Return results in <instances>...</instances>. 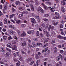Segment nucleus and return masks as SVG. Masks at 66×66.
Masks as SVG:
<instances>
[{
	"label": "nucleus",
	"mask_w": 66,
	"mask_h": 66,
	"mask_svg": "<svg viewBox=\"0 0 66 66\" xmlns=\"http://www.w3.org/2000/svg\"><path fill=\"white\" fill-rule=\"evenodd\" d=\"M59 56L61 58V60H63V56H62V55L61 54H59Z\"/></svg>",
	"instance_id": "obj_32"
},
{
	"label": "nucleus",
	"mask_w": 66,
	"mask_h": 66,
	"mask_svg": "<svg viewBox=\"0 0 66 66\" xmlns=\"http://www.w3.org/2000/svg\"><path fill=\"white\" fill-rule=\"evenodd\" d=\"M13 38H14V39H16V40H17L18 38L16 36H13Z\"/></svg>",
	"instance_id": "obj_45"
},
{
	"label": "nucleus",
	"mask_w": 66,
	"mask_h": 66,
	"mask_svg": "<svg viewBox=\"0 0 66 66\" xmlns=\"http://www.w3.org/2000/svg\"><path fill=\"white\" fill-rule=\"evenodd\" d=\"M21 46H22L23 47V46H26V43L24 42L23 43H22L21 44Z\"/></svg>",
	"instance_id": "obj_24"
},
{
	"label": "nucleus",
	"mask_w": 66,
	"mask_h": 66,
	"mask_svg": "<svg viewBox=\"0 0 66 66\" xmlns=\"http://www.w3.org/2000/svg\"><path fill=\"white\" fill-rule=\"evenodd\" d=\"M43 32L44 33H45V34H46L47 36L48 37H49L48 36V32H47V31H45V30H43Z\"/></svg>",
	"instance_id": "obj_17"
},
{
	"label": "nucleus",
	"mask_w": 66,
	"mask_h": 66,
	"mask_svg": "<svg viewBox=\"0 0 66 66\" xmlns=\"http://www.w3.org/2000/svg\"><path fill=\"white\" fill-rule=\"evenodd\" d=\"M58 47L59 49H61L62 48V46L61 45H59L58 46Z\"/></svg>",
	"instance_id": "obj_61"
},
{
	"label": "nucleus",
	"mask_w": 66,
	"mask_h": 66,
	"mask_svg": "<svg viewBox=\"0 0 66 66\" xmlns=\"http://www.w3.org/2000/svg\"><path fill=\"white\" fill-rule=\"evenodd\" d=\"M30 16L31 17H33L34 16V14L33 13L30 14Z\"/></svg>",
	"instance_id": "obj_39"
},
{
	"label": "nucleus",
	"mask_w": 66,
	"mask_h": 66,
	"mask_svg": "<svg viewBox=\"0 0 66 66\" xmlns=\"http://www.w3.org/2000/svg\"><path fill=\"white\" fill-rule=\"evenodd\" d=\"M32 60V59L31 58L30 59V62L29 64L30 65H33V63H34V61L33 60L31 61Z\"/></svg>",
	"instance_id": "obj_12"
},
{
	"label": "nucleus",
	"mask_w": 66,
	"mask_h": 66,
	"mask_svg": "<svg viewBox=\"0 0 66 66\" xmlns=\"http://www.w3.org/2000/svg\"><path fill=\"white\" fill-rule=\"evenodd\" d=\"M15 3L16 5H19L20 3V2L19 1H17L15 2Z\"/></svg>",
	"instance_id": "obj_27"
},
{
	"label": "nucleus",
	"mask_w": 66,
	"mask_h": 66,
	"mask_svg": "<svg viewBox=\"0 0 66 66\" xmlns=\"http://www.w3.org/2000/svg\"><path fill=\"white\" fill-rule=\"evenodd\" d=\"M42 45V43H37V46H41Z\"/></svg>",
	"instance_id": "obj_56"
},
{
	"label": "nucleus",
	"mask_w": 66,
	"mask_h": 66,
	"mask_svg": "<svg viewBox=\"0 0 66 66\" xmlns=\"http://www.w3.org/2000/svg\"><path fill=\"white\" fill-rule=\"evenodd\" d=\"M55 42V39H52L51 43L52 44H54Z\"/></svg>",
	"instance_id": "obj_29"
},
{
	"label": "nucleus",
	"mask_w": 66,
	"mask_h": 66,
	"mask_svg": "<svg viewBox=\"0 0 66 66\" xmlns=\"http://www.w3.org/2000/svg\"><path fill=\"white\" fill-rule=\"evenodd\" d=\"M49 39L47 38L45 40V42H48L49 41Z\"/></svg>",
	"instance_id": "obj_59"
},
{
	"label": "nucleus",
	"mask_w": 66,
	"mask_h": 66,
	"mask_svg": "<svg viewBox=\"0 0 66 66\" xmlns=\"http://www.w3.org/2000/svg\"><path fill=\"white\" fill-rule=\"evenodd\" d=\"M16 21V23H18V24H19L20 23V20H18Z\"/></svg>",
	"instance_id": "obj_44"
},
{
	"label": "nucleus",
	"mask_w": 66,
	"mask_h": 66,
	"mask_svg": "<svg viewBox=\"0 0 66 66\" xmlns=\"http://www.w3.org/2000/svg\"><path fill=\"white\" fill-rule=\"evenodd\" d=\"M20 13L23 14H27L28 13V12L26 11H24L23 12H20Z\"/></svg>",
	"instance_id": "obj_19"
},
{
	"label": "nucleus",
	"mask_w": 66,
	"mask_h": 66,
	"mask_svg": "<svg viewBox=\"0 0 66 66\" xmlns=\"http://www.w3.org/2000/svg\"><path fill=\"white\" fill-rule=\"evenodd\" d=\"M11 39H12V38L11 36L9 37L8 38V39L9 40H10Z\"/></svg>",
	"instance_id": "obj_46"
},
{
	"label": "nucleus",
	"mask_w": 66,
	"mask_h": 66,
	"mask_svg": "<svg viewBox=\"0 0 66 66\" xmlns=\"http://www.w3.org/2000/svg\"><path fill=\"white\" fill-rule=\"evenodd\" d=\"M19 10L21 11H23L24 10H25V8H24V7H19Z\"/></svg>",
	"instance_id": "obj_9"
},
{
	"label": "nucleus",
	"mask_w": 66,
	"mask_h": 66,
	"mask_svg": "<svg viewBox=\"0 0 66 66\" xmlns=\"http://www.w3.org/2000/svg\"><path fill=\"white\" fill-rule=\"evenodd\" d=\"M45 24H44L43 23L42 25H41V26H40L41 27V28H42V27H43V28H44V27H45Z\"/></svg>",
	"instance_id": "obj_42"
},
{
	"label": "nucleus",
	"mask_w": 66,
	"mask_h": 66,
	"mask_svg": "<svg viewBox=\"0 0 66 66\" xmlns=\"http://www.w3.org/2000/svg\"><path fill=\"white\" fill-rule=\"evenodd\" d=\"M7 38V37L6 36H3V39H4V40H5L6 38Z\"/></svg>",
	"instance_id": "obj_31"
},
{
	"label": "nucleus",
	"mask_w": 66,
	"mask_h": 66,
	"mask_svg": "<svg viewBox=\"0 0 66 66\" xmlns=\"http://www.w3.org/2000/svg\"><path fill=\"white\" fill-rule=\"evenodd\" d=\"M61 11L62 13H65V12L66 11L65 9L63 7H62L61 8Z\"/></svg>",
	"instance_id": "obj_16"
},
{
	"label": "nucleus",
	"mask_w": 66,
	"mask_h": 66,
	"mask_svg": "<svg viewBox=\"0 0 66 66\" xmlns=\"http://www.w3.org/2000/svg\"><path fill=\"white\" fill-rule=\"evenodd\" d=\"M11 48L12 49V50H16V49H17V46L16 45H14Z\"/></svg>",
	"instance_id": "obj_13"
},
{
	"label": "nucleus",
	"mask_w": 66,
	"mask_h": 66,
	"mask_svg": "<svg viewBox=\"0 0 66 66\" xmlns=\"http://www.w3.org/2000/svg\"><path fill=\"white\" fill-rule=\"evenodd\" d=\"M14 33H15V32L14 31L12 30V32H11V34H14Z\"/></svg>",
	"instance_id": "obj_51"
},
{
	"label": "nucleus",
	"mask_w": 66,
	"mask_h": 66,
	"mask_svg": "<svg viewBox=\"0 0 66 66\" xmlns=\"http://www.w3.org/2000/svg\"><path fill=\"white\" fill-rule=\"evenodd\" d=\"M48 49H49V48H48V47L44 49V50H42V52H45L47 51V50H48Z\"/></svg>",
	"instance_id": "obj_14"
},
{
	"label": "nucleus",
	"mask_w": 66,
	"mask_h": 66,
	"mask_svg": "<svg viewBox=\"0 0 66 66\" xmlns=\"http://www.w3.org/2000/svg\"><path fill=\"white\" fill-rule=\"evenodd\" d=\"M2 31L3 32H6V29H5V28H3V29Z\"/></svg>",
	"instance_id": "obj_53"
},
{
	"label": "nucleus",
	"mask_w": 66,
	"mask_h": 66,
	"mask_svg": "<svg viewBox=\"0 0 66 66\" xmlns=\"http://www.w3.org/2000/svg\"><path fill=\"white\" fill-rule=\"evenodd\" d=\"M7 9V7L6 6H4V8L3 9V11H5V10H6Z\"/></svg>",
	"instance_id": "obj_48"
},
{
	"label": "nucleus",
	"mask_w": 66,
	"mask_h": 66,
	"mask_svg": "<svg viewBox=\"0 0 66 66\" xmlns=\"http://www.w3.org/2000/svg\"><path fill=\"white\" fill-rule=\"evenodd\" d=\"M49 16V15L48 14H45L44 15V16L45 17H48Z\"/></svg>",
	"instance_id": "obj_34"
},
{
	"label": "nucleus",
	"mask_w": 66,
	"mask_h": 66,
	"mask_svg": "<svg viewBox=\"0 0 66 66\" xmlns=\"http://www.w3.org/2000/svg\"><path fill=\"white\" fill-rule=\"evenodd\" d=\"M57 38L59 39H62L63 37L60 35H59L57 36Z\"/></svg>",
	"instance_id": "obj_21"
},
{
	"label": "nucleus",
	"mask_w": 66,
	"mask_h": 66,
	"mask_svg": "<svg viewBox=\"0 0 66 66\" xmlns=\"http://www.w3.org/2000/svg\"><path fill=\"white\" fill-rule=\"evenodd\" d=\"M17 32L18 35H20V31H17Z\"/></svg>",
	"instance_id": "obj_52"
},
{
	"label": "nucleus",
	"mask_w": 66,
	"mask_h": 66,
	"mask_svg": "<svg viewBox=\"0 0 66 66\" xmlns=\"http://www.w3.org/2000/svg\"><path fill=\"white\" fill-rule=\"evenodd\" d=\"M12 12H15V11H16V9H14V8H12Z\"/></svg>",
	"instance_id": "obj_50"
},
{
	"label": "nucleus",
	"mask_w": 66,
	"mask_h": 66,
	"mask_svg": "<svg viewBox=\"0 0 66 66\" xmlns=\"http://www.w3.org/2000/svg\"><path fill=\"white\" fill-rule=\"evenodd\" d=\"M4 24H7V19H5L4 20Z\"/></svg>",
	"instance_id": "obj_26"
},
{
	"label": "nucleus",
	"mask_w": 66,
	"mask_h": 66,
	"mask_svg": "<svg viewBox=\"0 0 66 66\" xmlns=\"http://www.w3.org/2000/svg\"><path fill=\"white\" fill-rule=\"evenodd\" d=\"M43 8H44L45 10H48V7L46 6H44Z\"/></svg>",
	"instance_id": "obj_47"
},
{
	"label": "nucleus",
	"mask_w": 66,
	"mask_h": 66,
	"mask_svg": "<svg viewBox=\"0 0 66 66\" xmlns=\"http://www.w3.org/2000/svg\"><path fill=\"white\" fill-rule=\"evenodd\" d=\"M5 2V0H2L1 1V2L2 3H4Z\"/></svg>",
	"instance_id": "obj_62"
},
{
	"label": "nucleus",
	"mask_w": 66,
	"mask_h": 66,
	"mask_svg": "<svg viewBox=\"0 0 66 66\" xmlns=\"http://www.w3.org/2000/svg\"><path fill=\"white\" fill-rule=\"evenodd\" d=\"M34 32V30H30V31L27 32V33L29 34H32Z\"/></svg>",
	"instance_id": "obj_7"
},
{
	"label": "nucleus",
	"mask_w": 66,
	"mask_h": 66,
	"mask_svg": "<svg viewBox=\"0 0 66 66\" xmlns=\"http://www.w3.org/2000/svg\"><path fill=\"white\" fill-rule=\"evenodd\" d=\"M38 11L39 12L40 11L42 13H43L44 12V10L42 8L40 7L39 6L38 8L37 9Z\"/></svg>",
	"instance_id": "obj_2"
},
{
	"label": "nucleus",
	"mask_w": 66,
	"mask_h": 66,
	"mask_svg": "<svg viewBox=\"0 0 66 66\" xmlns=\"http://www.w3.org/2000/svg\"><path fill=\"white\" fill-rule=\"evenodd\" d=\"M54 48L55 49L54 51V53H56L57 52V48L55 47H54Z\"/></svg>",
	"instance_id": "obj_22"
},
{
	"label": "nucleus",
	"mask_w": 66,
	"mask_h": 66,
	"mask_svg": "<svg viewBox=\"0 0 66 66\" xmlns=\"http://www.w3.org/2000/svg\"><path fill=\"white\" fill-rule=\"evenodd\" d=\"M28 44L29 47H30V48H32H32H34V47H33L32 46V45L29 44Z\"/></svg>",
	"instance_id": "obj_55"
},
{
	"label": "nucleus",
	"mask_w": 66,
	"mask_h": 66,
	"mask_svg": "<svg viewBox=\"0 0 66 66\" xmlns=\"http://www.w3.org/2000/svg\"><path fill=\"white\" fill-rule=\"evenodd\" d=\"M9 28H11V29H12L13 30L16 29V27L13 25H9Z\"/></svg>",
	"instance_id": "obj_3"
},
{
	"label": "nucleus",
	"mask_w": 66,
	"mask_h": 66,
	"mask_svg": "<svg viewBox=\"0 0 66 66\" xmlns=\"http://www.w3.org/2000/svg\"><path fill=\"white\" fill-rule=\"evenodd\" d=\"M43 20H44V21H45L46 22L48 20L46 18H45L43 19Z\"/></svg>",
	"instance_id": "obj_57"
},
{
	"label": "nucleus",
	"mask_w": 66,
	"mask_h": 66,
	"mask_svg": "<svg viewBox=\"0 0 66 66\" xmlns=\"http://www.w3.org/2000/svg\"><path fill=\"white\" fill-rule=\"evenodd\" d=\"M4 48L3 47H2L1 48V50L3 52H5V51L4 50Z\"/></svg>",
	"instance_id": "obj_25"
},
{
	"label": "nucleus",
	"mask_w": 66,
	"mask_h": 66,
	"mask_svg": "<svg viewBox=\"0 0 66 66\" xmlns=\"http://www.w3.org/2000/svg\"><path fill=\"white\" fill-rule=\"evenodd\" d=\"M21 27L22 28H24V27H26V25L24 24H22L21 25Z\"/></svg>",
	"instance_id": "obj_43"
},
{
	"label": "nucleus",
	"mask_w": 66,
	"mask_h": 66,
	"mask_svg": "<svg viewBox=\"0 0 66 66\" xmlns=\"http://www.w3.org/2000/svg\"><path fill=\"white\" fill-rule=\"evenodd\" d=\"M7 62V60H5L4 59H3L2 60V61L0 62V64H3V65H5V63L3 62Z\"/></svg>",
	"instance_id": "obj_4"
},
{
	"label": "nucleus",
	"mask_w": 66,
	"mask_h": 66,
	"mask_svg": "<svg viewBox=\"0 0 66 66\" xmlns=\"http://www.w3.org/2000/svg\"><path fill=\"white\" fill-rule=\"evenodd\" d=\"M18 62L19 63H16V66H20V62L19 61H18Z\"/></svg>",
	"instance_id": "obj_28"
},
{
	"label": "nucleus",
	"mask_w": 66,
	"mask_h": 66,
	"mask_svg": "<svg viewBox=\"0 0 66 66\" xmlns=\"http://www.w3.org/2000/svg\"><path fill=\"white\" fill-rule=\"evenodd\" d=\"M35 56L36 59H38L39 58V57L38 56L37 54L35 55Z\"/></svg>",
	"instance_id": "obj_30"
},
{
	"label": "nucleus",
	"mask_w": 66,
	"mask_h": 66,
	"mask_svg": "<svg viewBox=\"0 0 66 66\" xmlns=\"http://www.w3.org/2000/svg\"><path fill=\"white\" fill-rule=\"evenodd\" d=\"M36 18L38 19V21L39 23H40V19L39 18V17L38 16H36Z\"/></svg>",
	"instance_id": "obj_8"
},
{
	"label": "nucleus",
	"mask_w": 66,
	"mask_h": 66,
	"mask_svg": "<svg viewBox=\"0 0 66 66\" xmlns=\"http://www.w3.org/2000/svg\"><path fill=\"white\" fill-rule=\"evenodd\" d=\"M32 44L34 46V47H36L37 46V45L35 43V42H33Z\"/></svg>",
	"instance_id": "obj_41"
},
{
	"label": "nucleus",
	"mask_w": 66,
	"mask_h": 66,
	"mask_svg": "<svg viewBox=\"0 0 66 66\" xmlns=\"http://www.w3.org/2000/svg\"><path fill=\"white\" fill-rule=\"evenodd\" d=\"M0 26H1L2 27H3V24H2V23L1 22H0Z\"/></svg>",
	"instance_id": "obj_63"
},
{
	"label": "nucleus",
	"mask_w": 66,
	"mask_h": 66,
	"mask_svg": "<svg viewBox=\"0 0 66 66\" xmlns=\"http://www.w3.org/2000/svg\"><path fill=\"white\" fill-rule=\"evenodd\" d=\"M12 32V30H9L8 31L9 33L10 34H11Z\"/></svg>",
	"instance_id": "obj_54"
},
{
	"label": "nucleus",
	"mask_w": 66,
	"mask_h": 66,
	"mask_svg": "<svg viewBox=\"0 0 66 66\" xmlns=\"http://www.w3.org/2000/svg\"><path fill=\"white\" fill-rule=\"evenodd\" d=\"M39 62H40V60H38L36 62V66H38L39 64Z\"/></svg>",
	"instance_id": "obj_18"
},
{
	"label": "nucleus",
	"mask_w": 66,
	"mask_h": 66,
	"mask_svg": "<svg viewBox=\"0 0 66 66\" xmlns=\"http://www.w3.org/2000/svg\"><path fill=\"white\" fill-rule=\"evenodd\" d=\"M35 27L37 29L39 27V26L38 24H36L35 25Z\"/></svg>",
	"instance_id": "obj_49"
},
{
	"label": "nucleus",
	"mask_w": 66,
	"mask_h": 66,
	"mask_svg": "<svg viewBox=\"0 0 66 66\" xmlns=\"http://www.w3.org/2000/svg\"><path fill=\"white\" fill-rule=\"evenodd\" d=\"M19 17L20 19H22V20H24V17L23 16V14H19Z\"/></svg>",
	"instance_id": "obj_6"
},
{
	"label": "nucleus",
	"mask_w": 66,
	"mask_h": 66,
	"mask_svg": "<svg viewBox=\"0 0 66 66\" xmlns=\"http://www.w3.org/2000/svg\"><path fill=\"white\" fill-rule=\"evenodd\" d=\"M61 4L62 5H65L66 4V3L64 1V0H62V1H61Z\"/></svg>",
	"instance_id": "obj_20"
},
{
	"label": "nucleus",
	"mask_w": 66,
	"mask_h": 66,
	"mask_svg": "<svg viewBox=\"0 0 66 66\" xmlns=\"http://www.w3.org/2000/svg\"><path fill=\"white\" fill-rule=\"evenodd\" d=\"M14 16H15V14H12V15H10V18H13V17H14Z\"/></svg>",
	"instance_id": "obj_40"
},
{
	"label": "nucleus",
	"mask_w": 66,
	"mask_h": 66,
	"mask_svg": "<svg viewBox=\"0 0 66 66\" xmlns=\"http://www.w3.org/2000/svg\"><path fill=\"white\" fill-rule=\"evenodd\" d=\"M31 8V10L32 11H34V7H33V5L32 4H29Z\"/></svg>",
	"instance_id": "obj_15"
},
{
	"label": "nucleus",
	"mask_w": 66,
	"mask_h": 66,
	"mask_svg": "<svg viewBox=\"0 0 66 66\" xmlns=\"http://www.w3.org/2000/svg\"><path fill=\"white\" fill-rule=\"evenodd\" d=\"M26 33L25 32L23 31L22 32V34L21 35V37H24L26 36Z\"/></svg>",
	"instance_id": "obj_10"
},
{
	"label": "nucleus",
	"mask_w": 66,
	"mask_h": 66,
	"mask_svg": "<svg viewBox=\"0 0 66 66\" xmlns=\"http://www.w3.org/2000/svg\"><path fill=\"white\" fill-rule=\"evenodd\" d=\"M31 22L32 23V26H34V24H33V23H36V22L35 21V19H34L33 18H31Z\"/></svg>",
	"instance_id": "obj_5"
},
{
	"label": "nucleus",
	"mask_w": 66,
	"mask_h": 66,
	"mask_svg": "<svg viewBox=\"0 0 66 66\" xmlns=\"http://www.w3.org/2000/svg\"><path fill=\"white\" fill-rule=\"evenodd\" d=\"M56 33L54 31L52 32V34H51V35L53 37H54L55 36V35H56Z\"/></svg>",
	"instance_id": "obj_11"
},
{
	"label": "nucleus",
	"mask_w": 66,
	"mask_h": 66,
	"mask_svg": "<svg viewBox=\"0 0 66 66\" xmlns=\"http://www.w3.org/2000/svg\"><path fill=\"white\" fill-rule=\"evenodd\" d=\"M33 40L34 41H38V38H33Z\"/></svg>",
	"instance_id": "obj_35"
},
{
	"label": "nucleus",
	"mask_w": 66,
	"mask_h": 66,
	"mask_svg": "<svg viewBox=\"0 0 66 66\" xmlns=\"http://www.w3.org/2000/svg\"><path fill=\"white\" fill-rule=\"evenodd\" d=\"M2 15H3V13L0 11V16H2Z\"/></svg>",
	"instance_id": "obj_58"
},
{
	"label": "nucleus",
	"mask_w": 66,
	"mask_h": 66,
	"mask_svg": "<svg viewBox=\"0 0 66 66\" xmlns=\"http://www.w3.org/2000/svg\"><path fill=\"white\" fill-rule=\"evenodd\" d=\"M36 34L37 36H39V31H37V32Z\"/></svg>",
	"instance_id": "obj_60"
},
{
	"label": "nucleus",
	"mask_w": 66,
	"mask_h": 66,
	"mask_svg": "<svg viewBox=\"0 0 66 66\" xmlns=\"http://www.w3.org/2000/svg\"><path fill=\"white\" fill-rule=\"evenodd\" d=\"M48 46V43H46L44 45H43V47H47V46Z\"/></svg>",
	"instance_id": "obj_33"
},
{
	"label": "nucleus",
	"mask_w": 66,
	"mask_h": 66,
	"mask_svg": "<svg viewBox=\"0 0 66 66\" xmlns=\"http://www.w3.org/2000/svg\"><path fill=\"white\" fill-rule=\"evenodd\" d=\"M9 55H10V54H9V53L8 52H7L6 53V57H9Z\"/></svg>",
	"instance_id": "obj_36"
},
{
	"label": "nucleus",
	"mask_w": 66,
	"mask_h": 66,
	"mask_svg": "<svg viewBox=\"0 0 66 66\" xmlns=\"http://www.w3.org/2000/svg\"><path fill=\"white\" fill-rule=\"evenodd\" d=\"M54 14L56 16H55L54 17L52 18L53 19H59L61 18V16L58 15H59V13H58L55 12L54 13Z\"/></svg>",
	"instance_id": "obj_1"
},
{
	"label": "nucleus",
	"mask_w": 66,
	"mask_h": 66,
	"mask_svg": "<svg viewBox=\"0 0 66 66\" xmlns=\"http://www.w3.org/2000/svg\"><path fill=\"white\" fill-rule=\"evenodd\" d=\"M53 24L54 25V26H56V25L58 24V22H54L53 23Z\"/></svg>",
	"instance_id": "obj_23"
},
{
	"label": "nucleus",
	"mask_w": 66,
	"mask_h": 66,
	"mask_svg": "<svg viewBox=\"0 0 66 66\" xmlns=\"http://www.w3.org/2000/svg\"><path fill=\"white\" fill-rule=\"evenodd\" d=\"M54 26H52L51 27V29L52 30H53L54 29Z\"/></svg>",
	"instance_id": "obj_64"
},
{
	"label": "nucleus",
	"mask_w": 66,
	"mask_h": 66,
	"mask_svg": "<svg viewBox=\"0 0 66 66\" xmlns=\"http://www.w3.org/2000/svg\"><path fill=\"white\" fill-rule=\"evenodd\" d=\"M19 59L20 61H22V58L21 57V56H20L19 57Z\"/></svg>",
	"instance_id": "obj_37"
},
{
	"label": "nucleus",
	"mask_w": 66,
	"mask_h": 66,
	"mask_svg": "<svg viewBox=\"0 0 66 66\" xmlns=\"http://www.w3.org/2000/svg\"><path fill=\"white\" fill-rule=\"evenodd\" d=\"M35 4L36 5H38L39 4V2L38 1L35 2Z\"/></svg>",
	"instance_id": "obj_38"
}]
</instances>
